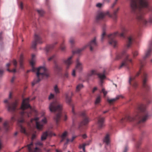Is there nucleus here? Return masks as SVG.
<instances>
[{
	"label": "nucleus",
	"instance_id": "obj_1",
	"mask_svg": "<svg viewBox=\"0 0 152 152\" xmlns=\"http://www.w3.org/2000/svg\"><path fill=\"white\" fill-rule=\"evenodd\" d=\"M132 12L137 20L145 24L152 23V7L148 5L147 0H131Z\"/></svg>",
	"mask_w": 152,
	"mask_h": 152
},
{
	"label": "nucleus",
	"instance_id": "obj_2",
	"mask_svg": "<svg viewBox=\"0 0 152 152\" xmlns=\"http://www.w3.org/2000/svg\"><path fill=\"white\" fill-rule=\"evenodd\" d=\"M35 62V55L34 54H32L30 64L32 67V71L33 72H36L37 76V78L35 79L32 83V86L38 83L42 79L47 78L49 75L47 72V70L44 66H40L38 68H35L34 66Z\"/></svg>",
	"mask_w": 152,
	"mask_h": 152
},
{
	"label": "nucleus",
	"instance_id": "obj_3",
	"mask_svg": "<svg viewBox=\"0 0 152 152\" xmlns=\"http://www.w3.org/2000/svg\"><path fill=\"white\" fill-rule=\"evenodd\" d=\"M29 98H27L23 100L20 108L22 111L20 113L19 116H16L19 124L24 122V117L26 114L28 117H30L32 112L34 111V110L32 108L29 104ZM16 119V118L15 117H12L11 118L12 121H15Z\"/></svg>",
	"mask_w": 152,
	"mask_h": 152
},
{
	"label": "nucleus",
	"instance_id": "obj_4",
	"mask_svg": "<svg viewBox=\"0 0 152 152\" xmlns=\"http://www.w3.org/2000/svg\"><path fill=\"white\" fill-rule=\"evenodd\" d=\"M146 106L144 104H141L138 106V111L140 113L137 112L134 117H132L129 115H127L124 120L126 121H132L136 120L139 123H143L148 118L149 115L146 110Z\"/></svg>",
	"mask_w": 152,
	"mask_h": 152
},
{
	"label": "nucleus",
	"instance_id": "obj_5",
	"mask_svg": "<svg viewBox=\"0 0 152 152\" xmlns=\"http://www.w3.org/2000/svg\"><path fill=\"white\" fill-rule=\"evenodd\" d=\"M62 108V104L56 100L50 103L49 105V108L51 112L58 113L53 117V119L57 125H58L61 116Z\"/></svg>",
	"mask_w": 152,
	"mask_h": 152
},
{
	"label": "nucleus",
	"instance_id": "obj_6",
	"mask_svg": "<svg viewBox=\"0 0 152 152\" xmlns=\"http://www.w3.org/2000/svg\"><path fill=\"white\" fill-rule=\"evenodd\" d=\"M133 40V38L132 37L130 36L128 37L126 45V48H125L122 51L117 53H116V57L115 59V60H119L123 57H125V58L124 59L127 63L128 62H129L131 63H132V59L129 58V55L126 53V52L127 48H128L130 47Z\"/></svg>",
	"mask_w": 152,
	"mask_h": 152
},
{
	"label": "nucleus",
	"instance_id": "obj_7",
	"mask_svg": "<svg viewBox=\"0 0 152 152\" xmlns=\"http://www.w3.org/2000/svg\"><path fill=\"white\" fill-rule=\"evenodd\" d=\"M145 64V62L143 61L140 60L139 63L138 64V66L140 69V71L139 72H138L136 73L135 76L131 75L129 76V84L134 88H136L138 86L137 83L135 80V77L139 75L142 68L144 66Z\"/></svg>",
	"mask_w": 152,
	"mask_h": 152
},
{
	"label": "nucleus",
	"instance_id": "obj_8",
	"mask_svg": "<svg viewBox=\"0 0 152 152\" xmlns=\"http://www.w3.org/2000/svg\"><path fill=\"white\" fill-rule=\"evenodd\" d=\"M117 35H120L121 37H124L123 33L119 34L118 32H116L108 36L109 43L114 48H115L118 44L117 41L115 39V37Z\"/></svg>",
	"mask_w": 152,
	"mask_h": 152
},
{
	"label": "nucleus",
	"instance_id": "obj_9",
	"mask_svg": "<svg viewBox=\"0 0 152 152\" xmlns=\"http://www.w3.org/2000/svg\"><path fill=\"white\" fill-rule=\"evenodd\" d=\"M96 45L97 43L96 42V39L94 38L87 45H86L81 48L77 49L74 52V53H80L81 51L83 50L87 46L89 47L90 50L92 51L93 50L94 48L96 47Z\"/></svg>",
	"mask_w": 152,
	"mask_h": 152
},
{
	"label": "nucleus",
	"instance_id": "obj_10",
	"mask_svg": "<svg viewBox=\"0 0 152 152\" xmlns=\"http://www.w3.org/2000/svg\"><path fill=\"white\" fill-rule=\"evenodd\" d=\"M39 119V117H36L34 118L31 119V121L32 123L34 121H35L36 122L37 129L39 130H40L42 129L44 124L47 123V121L46 118H44L41 120V122H39L38 121Z\"/></svg>",
	"mask_w": 152,
	"mask_h": 152
},
{
	"label": "nucleus",
	"instance_id": "obj_11",
	"mask_svg": "<svg viewBox=\"0 0 152 152\" xmlns=\"http://www.w3.org/2000/svg\"><path fill=\"white\" fill-rule=\"evenodd\" d=\"M42 42L41 37L39 35L35 34L34 35V40L32 42L31 48L34 49H35L36 48L37 43L41 44Z\"/></svg>",
	"mask_w": 152,
	"mask_h": 152
},
{
	"label": "nucleus",
	"instance_id": "obj_12",
	"mask_svg": "<svg viewBox=\"0 0 152 152\" xmlns=\"http://www.w3.org/2000/svg\"><path fill=\"white\" fill-rule=\"evenodd\" d=\"M17 105L18 102L17 101L12 103L10 105L8 103L7 105L8 110L10 112H14L16 109V107Z\"/></svg>",
	"mask_w": 152,
	"mask_h": 152
},
{
	"label": "nucleus",
	"instance_id": "obj_13",
	"mask_svg": "<svg viewBox=\"0 0 152 152\" xmlns=\"http://www.w3.org/2000/svg\"><path fill=\"white\" fill-rule=\"evenodd\" d=\"M29 152H40V150L37 147L34 148L33 147V145L32 142L27 145Z\"/></svg>",
	"mask_w": 152,
	"mask_h": 152
},
{
	"label": "nucleus",
	"instance_id": "obj_14",
	"mask_svg": "<svg viewBox=\"0 0 152 152\" xmlns=\"http://www.w3.org/2000/svg\"><path fill=\"white\" fill-rule=\"evenodd\" d=\"M72 57L71 56L69 57L67 59L65 60L62 59L61 60L66 65V69L69 68V66L72 63V61L71 60Z\"/></svg>",
	"mask_w": 152,
	"mask_h": 152
},
{
	"label": "nucleus",
	"instance_id": "obj_15",
	"mask_svg": "<svg viewBox=\"0 0 152 152\" xmlns=\"http://www.w3.org/2000/svg\"><path fill=\"white\" fill-rule=\"evenodd\" d=\"M86 114L85 112L81 113L80 115L84 117L83 121L81 122V125H85L87 124L90 121L89 118L86 116Z\"/></svg>",
	"mask_w": 152,
	"mask_h": 152
},
{
	"label": "nucleus",
	"instance_id": "obj_16",
	"mask_svg": "<svg viewBox=\"0 0 152 152\" xmlns=\"http://www.w3.org/2000/svg\"><path fill=\"white\" fill-rule=\"evenodd\" d=\"M148 80V76L147 74L144 73L143 77V86L146 90H148L150 88V86L146 84V82Z\"/></svg>",
	"mask_w": 152,
	"mask_h": 152
},
{
	"label": "nucleus",
	"instance_id": "obj_17",
	"mask_svg": "<svg viewBox=\"0 0 152 152\" xmlns=\"http://www.w3.org/2000/svg\"><path fill=\"white\" fill-rule=\"evenodd\" d=\"M109 14V12L107 11L106 12H99L96 17V20H99L103 18L104 16L107 15H108Z\"/></svg>",
	"mask_w": 152,
	"mask_h": 152
},
{
	"label": "nucleus",
	"instance_id": "obj_18",
	"mask_svg": "<svg viewBox=\"0 0 152 152\" xmlns=\"http://www.w3.org/2000/svg\"><path fill=\"white\" fill-rule=\"evenodd\" d=\"M120 98H123L124 96L122 95H118L115 98L113 99H110L108 98L107 101L109 103L111 104Z\"/></svg>",
	"mask_w": 152,
	"mask_h": 152
},
{
	"label": "nucleus",
	"instance_id": "obj_19",
	"mask_svg": "<svg viewBox=\"0 0 152 152\" xmlns=\"http://www.w3.org/2000/svg\"><path fill=\"white\" fill-rule=\"evenodd\" d=\"M83 69V65L80 62L79 59H77L76 60V69L79 72L82 71Z\"/></svg>",
	"mask_w": 152,
	"mask_h": 152
},
{
	"label": "nucleus",
	"instance_id": "obj_20",
	"mask_svg": "<svg viewBox=\"0 0 152 152\" xmlns=\"http://www.w3.org/2000/svg\"><path fill=\"white\" fill-rule=\"evenodd\" d=\"M54 68L55 71L58 72L62 70V66L59 63H58V64L55 63Z\"/></svg>",
	"mask_w": 152,
	"mask_h": 152
},
{
	"label": "nucleus",
	"instance_id": "obj_21",
	"mask_svg": "<svg viewBox=\"0 0 152 152\" xmlns=\"http://www.w3.org/2000/svg\"><path fill=\"white\" fill-rule=\"evenodd\" d=\"M57 43V42H55L52 45H47L45 49V50L47 54L52 50L54 48L55 45Z\"/></svg>",
	"mask_w": 152,
	"mask_h": 152
},
{
	"label": "nucleus",
	"instance_id": "obj_22",
	"mask_svg": "<svg viewBox=\"0 0 152 152\" xmlns=\"http://www.w3.org/2000/svg\"><path fill=\"white\" fill-rule=\"evenodd\" d=\"M104 118L99 117L98 118V124L99 128H101L104 126Z\"/></svg>",
	"mask_w": 152,
	"mask_h": 152
},
{
	"label": "nucleus",
	"instance_id": "obj_23",
	"mask_svg": "<svg viewBox=\"0 0 152 152\" xmlns=\"http://www.w3.org/2000/svg\"><path fill=\"white\" fill-rule=\"evenodd\" d=\"M119 10V8L118 7L116 9L114 10L112 14L110 15L109 13L108 14L109 16L112 18L113 19L116 20L117 17V14Z\"/></svg>",
	"mask_w": 152,
	"mask_h": 152
},
{
	"label": "nucleus",
	"instance_id": "obj_24",
	"mask_svg": "<svg viewBox=\"0 0 152 152\" xmlns=\"http://www.w3.org/2000/svg\"><path fill=\"white\" fill-rule=\"evenodd\" d=\"M105 70L102 73H100L97 74V75L100 79V83L101 85L102 84L103 82V80L106 77L105 76Z\"/></svg>",
	"mask_w": 152,
	"mask_h": 152
},
{
	"label": "nucleus",
	"instance_id": "obj_25",
	"mask_svg": "<svg viewBox=\"0 0 152 152\" xmlns=\"http://www.w3.org/2000/svg\"><path fill=\"white\" fill-rule=\"evenodd\" d=\"M97 75L96 71L95 70H92L88 72L87 74V77L88 80H90V77L93 75Z\"/></svg>",
	"mask_w": 152,
	"mask_h": 152
},
{
	"label": "nucleus",
	"instance_id": "obj_26",
	"mask_svg": "<svg viewBox=\"0 0 152 152\" xmlns=\"http://www.w3.org/2000/svg\"><path fill=\"white\" fill-rule=\"evenodd\" d=\"M103 142L106 146H110V140L109 134H107L106 135L104 139Z\"/></svg>",
	"mask_w": 152,
	"mask_h": 152
},
{
	"label": "nucleus",
	"instance_id": "obj_27",
	"mask_svg": "<svg viewBox=\"0 0 152 152\" xmlns=\"http://www.w3.org/2000/svg\"><path fill=\"white\" fill-rule=\"evenodd\" d=\"M51 132L49 131H47L44 132L41 137V140H45L47 138V136L48 135H51Z\"/></svg>",
	"mask_w": 152,
	"mask_h": 152
},
{
	"label": "nucleus",
	"instance_id": "obj_28",
	"mask_svg": "<svg viewBox=\"0 0 152 152\" xmlns=\"http://www.w3.org/2000/svg\"><path fill=\"white\" fill-rule=\"evenodd\" d=\"M128 63L124 59L121 63V64L119 66L118 68L121 69L124 67H126L128 69H129V67L128 66Z\"/></svg>",
	"mask_w": 152,
	"mask_h": 152
},
{
	"label": "nucleus",
	"instance_id": "obj_29",
	"mask_svg": "<svg viewBox=\"0 0 152 152\" xmlns=\"http://www.w3.org/2000/svg\"><path fill=\"white\" fill-rule=\"evenodd\" d=\"M84 86L83 85L82 83H80L78 84L76 88V92H78L82 89Z\"/></svg>",
	"mask_w": 152,
	"mask_h": 152
},
{
	"label": "nucleus",
	"instance_id": "obj_30",
	"mask_svg": "<svg viewBox=\"0 0 152 152\" xmlns=\"http://www.w3.org/2000/svg\"><path fill=\"white\" fill-rule=\"evenodd\" d=\"M69 93H66L65 94L66 101V103L68 104H70L71 102V97L69 96Z\"/></svg>",
	"mask_w": 152,
	"mask_h": 152
},
{
	"label": "nucleus",
	"instance_id": "obj_31",
	"mask_svg": "<svg viewBox=\"0 0 152 152\" xmlns=\"http://www.w3.org/2000/svg\"><path fill=\"white\" fill-rule=\"evenodd\" d=\"M4 128L6 131H7L10 130V128L9 125V123L7 121L5 122L3 124Z\"/></svg>",
	"mask_w": 152,
	"mask_h": 152
},
{
	"label": "nucleus",
	"instance_id": "obj_32",
	"mask_svg": "<svg viewBox=\"0 0 152 152\" xmlns=\"http://www.w3.org/2000/svg\"><path fill=\"white\" fill-rule=\"evenodd\" d=\"M151 51V49L150 48L147 50L145 53V56H144L143 58V60H144L145 58H146L150 55Z\"/></svg>",
	"mask_w": 152,
	"mask_h": 152
},
{
	"label": "nucleus",
	"instance_id": "obj_33",
	"mask_svg": "<svg viewBox=\"0 0 152 152\" xmlns=\"http://www.w3.org/2000/svg\"><path fill=\"white\" fill-rule=\"evenodd\" d=\"M53 89L54 91L56 94H59L60 93V89L57 85L53 86Z\"/></svg>",
	"mask_w": 152,
	"mask_h": 152
},
{
	"label": "nucleus",
	"instance_id": "obj_34",
	"mask_svg": "<svg viewBox=\"0 0 152 152\" xmlns=\"http://www.w3.org/2000/svg\"><path fill=\"white\" fill-rule=\"evenodd\" d=\"M101 101V97L99 95H98L96 97L95 101V104H97L100 102Z\"/></svg>",
	"mask_w": 152,
	"mask_h": 152
},
{
	"label": "nucleus",
	"instance_id": "obj_35",
	"mask_svg": "<svg viewBox=\"0 0 152 152\" xmlns=\"http://www.w3.org/2000/svg\"><path fill=\"white\" fill-rule=\"evenodd\" d=\"M23 57L22 55H21L20 57L19 60V63L20 65V68L21 69H23Z\"/></svg>",
	"mask_w": 152,
	"mask_h": 152
},
{
	"label": "nucleus",
	"instance_id": "obj_36",
	"mask_svg": "<svg viewBox=\"0 0 152 152\" xmlns=\"http://www.w3.org/2000/svg\"><path fill=\"white\" fill-rule=\"evenodd\" d=\"M67 134V132L66 131L64 132L61 135V137L62 138V140H61V142H62L63 140L65 139Z\"/></svg>",
	"mask_w": 152,
	"mask_h": 152
},
{
	"label": "nucleus",
	"instance_id": "obj_37",
	"mask_svg": "<svg viewBox=\"0 0 152 152\" xmlns=\"http://www.w3.org/2000/svg\"><path fill=\"white\" fill-rule=\"evenodd\" d=\"M19 125L20 127V131L21 132L24 133L26 134L27 135V134L26 132L25 128L21 124H20Z\"/></svg>",
	"mask_w": 152,
	"mask_h": 152
},
{
	"label": "nucleus",
	"instance_id": "obj_38",
	"mask_svg": "<svg viewBox=\"0 0 152 152\" xmlns=\"http://www.w3.org/2000/svg\"><path fill=\"white\" fill-rule=\"evenodd\" d=\"M18 7L21 10H22L23 9V2L21 1H20L18 2Z\"/></svg>",
	"mask_w": 152,
	"mask_h": 152
},
{
	"label": "nucleus",
	"instance_id": "obj_39",
	"mask_svg": "<svg viewBox=\"0 0 152 152\" xmlns=\"http://www.w3.org/2000/svg\"><path fill=\"white\" fill-rule=\"evenodd\" d=\"M91 142V140L89 141L87 143H84L82 145H80L79 148H85V146L87 145H88L89 144V143Z\"/></svg>",
	"mask_w": 152,
	"mask_h": 152
},
{
	"label": "nucleus",
	"instance_id": "obj_40",
	"mask_svg": "<svg viewBox=\"0 0 152 152\" xmlns=\"http://www.w3.org/2000/svg\"><path fill=\"white\" fill-rule=\"evenodd\" d=\"M132 53L134 58L136 57V56H137L138 54V51L136 50L133 51H132Z\"/></svg>",
	"mask_w": 152,
	"mask_h": 152
},
{
	"label": "nucleus",
	"instance_id": "obj_41",
	"mask_svg": "<svg viewBox=\"0 0 152 152\" xmlns=\"http://www.w3.org/2000/svg\"><path fill=\"white\" fill-rule=\"evenodd\" d=\"M69 42L71 45H72L75 42V40L74 38H70L69 39Z\"/></svg>",
	"mask_w": 152,
	"mask_h": 152
},
{
	"label": "nucleus",
	"instance_id": "obj_42",
	"mask_svg": "<svg viewBox=\"0 0 152 152\" xmlns=\"http://www.w3.org/2000/svg\"><path fill=\"white\" fill-rule=\"evenodd\" d=\"M37 11L39 15L42 16L44 13V12L42 10H37Z\"/></svg>",
	"mask_w": 152,
	"mask_h": 152
},
{
	"label": "nucleus",
	"instance_id": "obj_43",
	"mask_svg": "<svg viewBox=\"0 0 152 152\" xmlns=\"http://www.w3.org/2000/svg\"><path fill=\"white\" fill-rule=\"evenodd\" d=\"M103 3H98L96 4V6L98 8H101L103 6Z\"/></svg>",
	"mask_w": 152,
	"mask_h": 152
},
{
	"label": "nucleus",
	"instance_id": "obj_44",
	"mask_svg": "<svg viewBox=\"0 0 152 152\" xmlns=\"http://www.w3.org/2000/svg\"><path fill=\"white\" fill-rule=\"evenodd\" d=\"M102 92L104 96H106L107 93V91H106L104 88H103L102 90Z\"/></svg>",
	"mask_w": 152,
	"mask_h": 152
},
{
	"label": "nucleus",
	"instance_id": "obj_45",
	"mask_svg": "<svg viewBox=\"0 0 152 152\" xmlns=\"http://www.w3.org/2000/svg\"><path fill=\"white\" fill-rule=\"evenodd\" d=\"M56 56V55L53 54L48 58V60L49 61H50L52 59H53Z\"/></svg>",
	"mask_w": 152,
	"mask_h": 152
},
{
	"label": "nucleus",
	"instance_id": "obj_46",
	"mask_svg": "<svg viewBox=\"0 0 152 152\" xmlns=\"http://www.w3.org/2000/svg\"><path fill=\"white\" fill-rule=\"evenodd\" d=\"M54 95L53 94L51 93L48 97V99L50 100L54 98Z\"/></svg>",
	"mask_w": 152,
	"mask_h": 152
},
{
	"label": "nucleus",
	"instance_id": "obj_47",
	"mask_svg": "<svg viewBox=\"0 0 152 152\" xmlns=\"http://www.w3.org/2000/svg\"><path fill=\"white\" fill-rule=\"evenodd\" d=\"M60 49L62 51H64L65 50L66 47L65 46L63 45H61L60 46Z\"/></svg>",
	"mask_w": 152,
	"mask_h": 152
},
{
	"label": "nucleus",
	"instance_id": "obj_48",
	"mask_svg": "<svg viewBox=\"0 0 152 152\" xmlns=\"http://www.w3.org/2000/svg\"><path fill=\"white\" fill-rule=\"evenodd\" d=\"M76 136H73L71 140H70L69 139H67V142H68L69 141H70L71 142H72L73 141L74 139L76 138Z\"/></svg>",
	"mask_w": 152,
	"mask_h": 152
},
{
	"label": "nucleus",
	"instance_id": "obj_49",
	"mask_svg": "<svg viewBox=\"0 0 152 152\" xmlns=\"http://www.w3.org/2000/svg\"><path fill=\"white\" fill-rule=\"evenodd\" d=\"M105 35V33L104 32H103L102 34L101 40L102 41H103L104 37Z\"/></svg>",
	"mask_w": 152,
	"mask_h": 152
},
{
	"label": "nucleus",
	"instance_id": "obj_50",
	"mask_svg": "<svg viewBox=\"0 0 152 152\" xmlns=\"http://www.w3.org/2000/svg\"><path fill=\"white\" fill-rule=\"evenodd\" d=\"M7 71L10 72H16V69H13L12 70H10L9 69H7Z\"/></svg>",
	"mask_w": 152,
	"mask_h": 152
},
{
	"label": "nucleus",
	"instance_id": "obj_51",
	"mask_svg": "<svg viewBox=\"0 0 152 152\" xmlns=\"http://www.w3.org/2000/svg\"><path fill=\"white\" fill-rule=\"evenodd\" d=\"M13 65L15 67H16L17 66V62L15 60H14L13 61Z\"/></svg>",
	"mask_w": 152,
	"mask_h": 152
},
{
	"label": "nucleus",
	"instance_id": "obj_52",
	"mask_svg": "<svg viewBox=\"0 0 152 152\" xmlns=\"http://www.w3.org/2000/svg\"><path fill=\"white\" fill-rule=\"evenodd\" d=\"M69 77V74L68 72H66L64 75V77L65 78H68Z\"/></svg>",
	"mask_w": 152,
	"mask_h": 152
},
{
	"label": "nucleus",
	"instance_id": "obj_53",
	"mask_svg": "<svg viewBox=\"0 0 152 152\" xmlns=\"http://www.w3.org/2000/svg\"><path fill=\"white\" fill-rule=\"evenodd\" d=\"M36 144L38 145H42V143L40 141H38L37 142Z\"/></svg>",
	"mask_w": 152,
	"mask_h": 152
},
{
	"label": "nucleus",
	"instance_id": "obj_54",
	"mask_svg": "<svg viewBox=\"0 0 152 152\" xmlns=\"http://www.w3.org/2000/svg\"><path fill=\"white\" fill-rule=\"evenodd\" d=\"M97 90V88L96 87H94L92 90V92L94 93Z\"/></svg>",
	"mask_w": 152,
	"mask_h": 152
},
{
	"label": "nucleus",
	"instance_id": "obj_55",
	"mask_svg": "<svg viewBox=\"0 0 152 152\" xmlns=\"http://www.w3.org/2000/svg\"><path fill=\"white\" fill-rule=\"evenodd\" d=\"M128 150V148L127 146H126L123 152H127Z\"/></svg>",
	"mask_w": 152,
	"mask_h": 152
},
{
	"label": "nucleus",
	"instance_id": "obj_56",
	"mask_svg": "<svg viewBox=\"0 0 152 152\" xmlns=\"http://www.w3.org/2000/svg\"><path fill=\"white\" fill-rule=\"evenodd\" d=\"M72 75L73 76H75V70H73L72 72Z\"/></svg>",
	"mask_w": 152,
	"mask_h": 152
},
{
	"label": "nucleus",
	"instance_id": "obj_57",
	"mask_svg": "<svg viewBox=\"0 0 152 152\" xmlns=\"http://www.w3.org/2000/svg\"><path fill=\"white\" fill-rule=\"evenodd\" d=\"M72 112L74 115H75L76 114L75 113L74 111V108L73 107H72Z\"/></svg>",
	"mask_w": 152,
	"mask_h": 152
},
{
	"label": "nucleus",
	"instance_id": "obj_58",
	"mask_svg": "<svg viewBox=\"0 0 152 152\" xmlns=\"http://www.w3.org/2000/svg\"><path fill=\"white\" fill-rule=\"evenodd\" d=\"M15 78V76H13L11 80V81L12 83H13L14 80V79Z\"/></svg>",
	"mask_w": 152,
	"mask_h": 152
},
{
	"label": "nucleus",
	"instance_id": "obj_59",
	"mask_svg": "<svg viewBox=\"0 0 152 152\" xmlns=\"http://www.w3.org/2000/svg\"><path fill=\"white\" fill-rule=\"evenodd\" d=\"M35 137L36 136L34 134H33L32 136V140H34L35 138Z\"/></svg>",
	"mask_w": 152,
	"mask_h": 152
},
{
	"label": "nucleus",
	"instance_id": "obj_60",
	"mask_svg": "<svg viewBox=\"0 0 152 152\" xmlns=\"http://www.w3.org/2000/svg\"><path fill=\"white\" fill-rule=\"evenodd\" d=\"M82 137L84 139L86 138L87 137L86 135L85 134L83 135Z\"/></svg>",
	"mask_w": 152,
	"mask_h": 152
},
{
	"label": "nucleus",
	"instance_id": "obj_61",
	"mask_svg": "<svg viewBox=\"0 0 152 152\" xmlns=\"http://www.w3.org/2000/svg\"><path fill=\"white\" fill-rule=\"evenodd\" d=\"M2 32L0 33V41H1V40L2 39Z\"/></svg>",
	"mask_w": 152,
	"mask_h": 152
},
{
	"label": "nucleus",
	"instance_id": "obj_62",
	"mask_svg": "<svg viewBox=\"0 0 152 152\" xmlns=\"http://www.w3.org/2000/svg\"><path fill=\"white\" fill-rule=\"evenodd\" d=\"M118 0H115V1L113 3V5H114V6H115V5L117 3V1Z\"/></svg>",
	"mask_w": 152,
	"mask_h": 152
},
{
	"label": "nucleus",
	"instance_id": "obj_63",
	"mask_svg": "<svg viewBox=\"0 0 152 152\" xmlns=\"http://www.w3.org/2000/svg\"><path fill=\"white\" fill-rule=\"evenodd\" d=\"M10 65V63H8L6 64V66L7 67H8Z\"/></svg>",
	"mask_w": 152,
	"mask_h": 152
},
{
	"label": "nucleus",
	"instance_id": "obj_64",
	"mask_svg": "<svg viewBox=\"0 0 152 152\" xmlns=\"http://www.w3.org/2000/svg\"><path fill=\"white\" fill-rule=\"evenodd\" d=\"M3 70L0 69V74H1L3 73Z\"/></svg>",
	"mask_w": 152,
	"mask_h": 152
}]
</instances>
